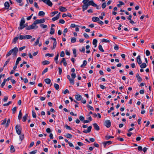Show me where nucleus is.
I'll list each match as a JSON object with an SVG mask.
<instances>
[{
    "label": "nucleus",
    "mask_w": 154,
    "mask_h": 154,
    "mask_svg": "<svg viewBox=\"0 0 154 154\" xmlns=\"http://www.w3.org/2000/svg\"><path fill=\"white\" fill-rule=\"evenodd\" d=\"M10 59H8L5 62V63L4 64V67H5L7 65L8 63L9 62Z\"/></svg>",
    "instance_id": "55"
},
{
    "label": "nucleus",
    "mask_w": 154,
    "mask_h": 154,
    "mask_svg": "<svg viewBox=\"0 0 154 154\" xmlns=\"http://www.w3.org/2000/svg\"><path fill=\"white\" fill-rule=\"evenodd\" d=\"M54 54H50L49 53L45 55L46 56H48L50 57H52L54 56Z\"/></svg>",
    "instance_id": "60"
},
{
    "label": "nucleus",
    "mask_w": 154,
    "mask_h": 154,
    "mask_svg": "<svg viewBox=\"0 0 154 154\" xmlns=\"http://www.w3.org/2000/svg\"><path fill=\"white\" fill-rule=\"evenodd\" d=\"M48 68H45L42 72V75H43L45 73L47 72L48 71Z\"/></svg>",
    "instance_id": "47"
},
{
    "label": "nucleus",
    "mask_w": 154,
    "mask_h": 154,
    "mask_svg": "<svg viewBox=\"0 0 154 154\" xmlns=\"http://www.w3.org/2000/svg\"><path fill=\"white\" fill-rule=\"evenodd\" d=\"M45 82L48 84H50L51 82V80L50 79L47 78L45 79Z\"/></svg>",
    "instance_id": "27"
},
{
    "label": "nucleus",
    "mask_w": 154,
    "mask_h": 154,
    "mask_svg": "<svg viewBox=\"0 0 154 154\" xmlns=\"http://www.w3.org/2000/svg\"><path fill=\"white\" fill-rule=\"evenodd\" d=\"M87 107L89 109H90L91 110H94V108L90 105L88 104L87 105Z\"/></svg>",
    "instance_id": "41"
},
{
    "label": "nucleus",
    "mask_w": 154,
    "mask_h": 154,
    "mask_svg": "<svg viewBox=\"0 0 154 154\" xmlns=\"http://www.w3.org/2000/svg\"><path fill=\"white\" fill-rule=\"evenodd\" d=\"M12 49L10 50L6 54V57H8L12 53Z\"/></svg>",
    "instance_id": "35"
},
{
    "label": "nucleus",
    "mask_w": 154,
    "mask_h": 154,
    "mask_svg": "<svg viewBox=\"0 0 154 154\" xmlns=\"http://www.w3.org/2000/svg\"><path fill=\"white\" fill-rule=\"evenodd\" d=\"M140 66L141 68H144L146 67V65L145 63H143Z\"/></svg>",
    "instance_id": "28"
},
{
    "label": "nucleus",
    "mask_w": 154,
    "mask_h": 154,
    "mask_svg": "<svg viewBox=\"0 0 154 154\" xmlns=\"http://www.w3.org/2000/svg\"><path fill=\"white\" fill-rule=\"evenodd\" d=\"M13 113L14 114L15 112L17 110V107H15L12 109Z\"/></svg>",
    "instance_id": "54"
},
{
    "label": "nucleus",
    "mask_w": 154,
    "mask_h": 154,
    "mask_svg": "<svg viewBox=\"0 0 154 154\" xmlns=\"http://www.w3.org/2000/svg\"><path fill=\"white\" fill-rule=\"evenodd\" d=\"M76 39L75 38H72L71 39V42L72 43H75L76 41Z\"/></svg>",
    "instance_id": "42"
},
{
    "label": "nucleus",
    "mask_w": 154,
    "mask_h": 154,
    "mask_svg": "<svg viewBox=\"0 0 154 154\" xmlns=\"http://www.w3.org/2000/svg\"><path fill=\"white\" fill-rule=\"evenodd\" d=\"M59 10L61 12H65L67 11V9L65 7L62 6L59 7Z\"/></svg>",
    "instance_id": "11"
},
{
    "label": "nucleus",
    "mask_w": 154,
    "mask_h": 154,
    "mask_svg": "<svg viewBox=\"0 0 154 154\" xmlns=\"http://www.w3.org/2000/svg\"><path fill=\"white\" fill-rule=\"evenodd\" d=\"M40 38V37H39L37 38L36 42H35V44H34V45H37L38 44L39 42Z\"/></svg>",
    "instance_id": "31"
},
{
    "label": "nucleus",
    "mask_w": 154,
    "mask_h": 154,
    "mask_svg": "<svg viewBox=\"0 0 154 154\" xmlns=\"http://www.w3.org/2000/svg\"><path fill=\"white\" fill-rule=\"evenodd\" d=\"M37 150H35L31 152H29L30 154H35L37 152Z\"/></svg>",
    "instance_id": "62"
},
{
    "label": "nucleus",
    "mask_w": 154,
    "mask_h": 154,
    "mask_svg": "<svg viewBox=\"0 0 154 154\" xmlns=\"http://www.w3.org/2000/svg\"><path fill=\"white\" fill-rule=\"evenodd\" d=\"M57 42H54L53 44V46L52 48H51V49L53 50L55 48L56 45H57Z\"/></svg>",
    "instance_id": "38"
},
{
    "label": "nucleus",
    "mask_w": 154,
    "mask_h": 154,
    "mask_svg": "<svg viewBox=\"0 0 154 154\" xmlns=\"http://www.w3.org/2000/svg\"><path fill=\"white\" fill-rule=\"evenodd\" d=\"M73 54L74 55V57H76L77 56L76 50L75 49H74L73 50Z\"/></svg>",
    "instance_id": "44"
},
{
    "label": "nucleus",
    "mask_w": 154,
    "mask_h": 154,
    "mask_svg": "<svg viewBox=\"0 0 154 154\" xmlns=\"http://www.w3.org/2000/svg\"><path fill=\"white\" fill-rule=\"evenodd\" d=\"M106 3L105 2L103 3L102 5V8L104 9L106 7Z\"/></svg>",
    "instance_id": "63"
},
{
    "label": "nucleus",
    "mask_w": 154,
    "mask_h": 154,
    "mask_svg": "<svg viewBox=\"0 0 154 154\" xmlns=\"http://www.w3.org/2000/svg\"><path fill=\"white\" fill-rule=\"evenodd\" d=\"M32 36L29 35H20L19 37V39H27L32 38Z\"/></svg>",
    "instance_id": "1"
},
{
    "label": "nucleus",
    "mask_w": 154,
    "mask_h": 154,
    "mask_svg": "<svg viewBox=\"0 0 154 154\" xmlns=\"http://www.w3.org/2000/svg\"><path fill=\"white\" fill-rule=\"evenodd\" d=\"M87 61H86L85 60H84V61L83 62V63L82 65L81 66V68H82V67H85L87 65Z\"/></svg>",
    "instance_id": "26"
},
{
    "label": "nucleus",
    "mask_w": 154,
    "mask_h": 154,
    "mask_svg": "<svg viewBox=\"0 0 154 154\" xmlns=\"http://www.w3.org/2000/svg\"><path fill=\"white\" fill-rule=\"evenodd\" d=\"M28 116V114H26H26L23 117V122H25L26 121V120L27 119V118Z\"/></svg>",
    "instance_id": "21"
},
{
    "label": "nucleus",
    "mask_w": 154,
    "mask_h": 154,
    "mask_svg": "<svg viewBox=\"0 0 154 154\" xmlns=\"http://www.w3.org/2000/svg\"><path fill=\"white\" fill-rule=\"evenodd\" d=\"M112 143V142L110 141H106L102 142V144H111Z\"/></svg>",
    "instance_id": "18"
},
{
    "label": "nucleus",
    "mask_w": 154,
    "mask_h": 154,
    "mask_svg": "<svg viewBox=\"0 0 154 154\" xmlns=\"http://www.w3.org/2000/svg\"><path fill=\"white\" fill-rule=\"evenodd\" d=\"M40 1L43 2L44 3L50 7H52V3L50 0H40Z\"/></svg>",
    "instance_id": "3"
},
{
    "label": "nucleus",
    "mask_w": 154,
    "mask_h": 154,
    "mask_svg": "<svg viewBox=\"0 0 154 154\" xmlns=\"http://www.w3.org/2000/svg\"><path fill=\"white\" fill-rule=\"evenodd\" d=\"M66 137L68 138H71L72 137V136L69 134H67L66 135Z\"/></svg>",
    "instance_id": "45"
},
{
    "label": "nucleus",
    "mask_w": 154,
    "mask_h": 154,
    "mask_svg": "<svg viewBox=\"0 0 154 154\" xmlns=\"http://www.w3.org/2000/svg\"><path fill=\"white\" fill-rule=\"evenodd\" d=\"M88 3H89V5H90L94 7L96 4L93 1V0H91L89 1Z\"/></svg>",
    "instance_id": "23"
},
{
    "label": "nucleus",
    "mask_w": 154,
    "mask_h": 154,
    "mask_svg": "<svg viewBox=\"0 0 154 154\" xmlns=\"http://www.w3.org/2000/svg\"><path fill=\"white\" fill-rule=\"evenodd\" d=\"M101 42H109V41L108 40L105 39H103L102 40Z\"/></svg>",
    "instance_id": "51"
},
{
    "label": "nucleus",
    "mask_w": 154,
    "mask_h": 154,
    "mask_svg": "<svg viewBox=\"0 0 154 154\" xmlns=\"http://www.w3.org/2000/svg\"><path fill=\"white\" fill-rule=\"evenodd\" d=\"M7 121V119L6 118H5L3 121L1 123V125H4L5 123H6Z\"/></svg>",
    "instance_id": "50"
},
{
    "label": "nucleus",
    "mask_w": 154,
    "mask_h": 154,
    "mask_svg": "<svg viewBox=\"0 0 154 154\" xmlns=\"http://www.w3.org/2000/svg\"><path fill=\"white\" fill-rule=\"evenodd\" d=\"M32 117L34 118H35L36 117V115L35 112L34 110H32Z\"/></svg>",
    "instance_id": "37"
},
{
    "label": "nucleus",
    "mask_w": 154,
    "mask_h": 154,
    "mask_svg": "<svg viewBox=\"0 0 154 154\" xmlns=\"http://www.w3.org/2000/svg\"><path fill=\"white\" fill-rule=\"evenodd\" d=\"M62 63H63L64 66H66L67 63H66V61L65 60V58H63L62 59V60L60 62V65H62Z\"/></svg>",
    "instance_id": "7"
},
{
    "label": "nucleus",
    "mask_w": 154,
    "mask_h": 154,
    "mask_svg": "<svg viewBox=\"0 0 154 154\" xmlns=\"http://www.w3.org/2000/svg\"><path fill=\"white\" fill-rule=\"evenodd\" d=\"M91 128L92 126H89L88 127L87 130H84L83 131V132L85 133H89L91 131Z\"/></svg>",
    "instance_id": "8"
},
{
    "label": "nucleus",
    "mask_w": 154,
    "mask_h": 154,
    "mask_svg": "<svg viewBox=\"0 0 154 154\" xmlns=\"http://www.w3.org/2000/svg\"><path fill=\"white\" fill-rule=\"evenodd\" d=\"M11 103L12 102L11 101H9L7 103L4 104L3 105L4 106H8L10 104H11Z\"/></svg>",
    "instance_id": "48"
},
{
    "label": "nucleus",
    "mask_w": 154,
    "mask_h": 154,
    "mask_svg": "<svg viewBox=\"0 0 154 154\" xmlns=\"http://www.w3.org/2000/svg\"><path fill=\"white\" fill-rule=\"evenodd\" d=\"M71 84L72 85L74 84V80L73 79H71L70 80H69Z\"/></svg>",
    "instance_id": "49"
},
{
    "label": "nucleus",
    "mask_w": 154,
    "mask_h": 154,
    "mask_svg": "<svg viewBox=\"0 0 154 154\" xmlns=\"http://www.w3.org/2000/svg\"><path fill=\"white\" fill-rule=\"evenodd\" d=\"M97 41L96 39H93V44L94 45V47H96L97 46Z\"/></svg>",
    "instance_id": "20"
},
{
    "label": "nucleus",
    "mask_w": 154,
    "mask_h": 154,
    "mask_svg": "<svg viewBox=\"0 0 154 154\" xmlns=\"http://www.w3.org/2000/svg\"><path fill=\"white\" fill-rule=\"evenodd\" d=\"M60 12L57 15L56 17L52 18V20L53 21H55L56 20H58L60 17Z\"/></svg>",
    "instance_id": "9"
},
{
    "label": "nucleus",
    "mask_w": 154,
    "mask_h": 154,
    "mask_svg": "<svg viewBox=\"0 0 154 154\" xmlns=\"http://www.w3.org/2000/svg\"><path fill=\"white\" fill-rule=\"evenodd\" d=\"M98 48L99 50L102 52H104V50L103 49L102 46L99 45L98 46Z\"/></svg>",
    "instance_id": "36"
},
{
    "label": "nucleus",
    "mask_w": 154,
    "mask_h": 154,
    "mask_svg": "<svg viewBox=\"0 0 154 154\" xmlns=\"http://www.w3.org/2000/svg\"><path fill=\"white\" fill-rule=\"evenodd\" d=\"M26 27V25H24V24L22 25V26H20V27H19L18 28V29L19 30H22L24 28H25Z\"/></svg>",
    "instance_id": "29"
},
{
    "label": "nucleus",
    "mask_w": 154,
    "mask_h": 154,
    "mask_svg": "<svg viewBox=\"0 0 154 154\" xmlns=\"http://www.w3.org/2000/svg\"><path fill=\"white\" fill-rule=\"evenodd\" d=\"M93 125L95 130L97 131H99L100 130V128L97 123H94Z\"/></svg>",
    "instance_id": "10"
},
{
    "label": "nucleus",
    "mask_w": 154,
    "mask_h": 154,
    "mask_svg": "<svg viewBox=\"0 0 154 154\" xmlns=\"http://www.w3.org/2000/svg\"><path fill=\"white\" fill-rule=\"evenodd\" d=\"M40 26L43 29H45L47 27V25H44L43 24H41L40 25Z\"/></svg>",
    "instance_id": "43"
},
{
    "label": "nucleus",
    "mask_w": 154,
    "mask_h": 154,
    "mask_svg": "<svg viewBox=\"0 0 154 154\" xmlns=\"http://www.w3.org/2000/svg\"><path fill=\"white\" fill-rule=\"evenodd\" d=\"M104 125L107 128H109L111 125L110 121L109 120L106 121L104 122Z\"/></svg>",
    "instance_id": "5"
},
{
    "label": "nucleus",
    "mask_w": 154,
    "mask_h": 154,
    "mask_svg": "<svg viewBox=\"0 0 154 154\" xmlns=\"http://www.w3.org/2000/svg\"><path fill=\"white\" fill-rule=\"evenodd\" d=\"M55 30L54 28L51 27V31L50 32V34L51 35H53L54 33Z\"/></svg>",
    "instance_id": "32"
},
{
    "label": "nucleus",
    "mask_w": 154,
    "mask_h": 154,
    "mask_svg": "<svg viewBox=\"0 0 154 154\" xmlns=\"http://www.w3.org/2000/svg\"><path fill=\"white\" fill-rule=\"evenodd\" d=\"M18 37H16L14 38L13 40V42L15 43L16 42L17 40H18Z\"/></svg>",
    "instance_id": "57"
},
{
    "label": "nucleus",
    "mask_w": 154,
    "mask_h": 154,
    "mask_svg": "<svg viewBox=\"0 0 154 154\" xmlns=\"http://www.w3.org/2000/svg\"><path fill=\"white\" fill-rule=\"evenodd\" d=\"M12 54L14 56H16L18 51V49L17 47H16L12 49Z\"/></svg>",
    "instance_id": "4"
},
{
    "label": "nucleus",
    "mask_w": 154,
    "mask_h": 154,
    "mask_svg": "<svg viewBox=\"0 0 154 154\" xmlns=\"http://www.w3.org/2000/svg\"><path fill=\"white\" fill-rule=\"evenodd\" d=\"M65 54L63 51H62L60 54V56L61 57H63L64 56Z\"/></svg>",
    "instance_id": "59"
},
{
    "label": "nucleus",
    "mask_w": 154,
    "mask_h": 154,
    "mask_svg": "<svg viewBox=\"0 0 154 154\" xmlns=\"http://www.w3.org/2000/svg\"><path fill=\"white\" fill-rule=\"evenodd\" d=\"M45 13L43 11H40L39 12L38 15L40 16H43L45 15Z\"/></svg>",
    "instance_id": "25"
},
{
    "label": "nucleus",
    "mask_w": 154,
    "mask_h": 154,
    "mask_svg": "<svg viewBox=\"0 0 154 154\" xmlns=\"http://www.w3.org/2000/svg\"><path fill=\"white\" fill-rule=\"evenodd\" d=\"M54 87L56 90H58L59 88V85L57 84H54Z\"/></svg>",
    "instance_id": "34"
},
{
    "label": "nucleus",
    "mask_w": 154,
    "mask_h": 154,
    "mask_svg": "<svg viewBox=\"0 0 154 154\" xmlns=\"http://www.w3.org/2000/svg\"><path fill=\"white\" fill-rule=\"evenodd\" d=\"M82 11H84L85 10H86L88 8L84 4L82 5Z\"/></svg>",
    "instance_id": "40"
},
{
    "label": "nucleus",
    "mask_w": 154,
    "mask_h": 154,
    "mask_svg": "<svg viewBox=\"0 0 154 154\" xmlns=\"http://www.w3.org/2000/svg\"><path fill=\"white\" fill-rule=\"evenodd\" d=\"M25 29L26 30H29L32 29V28L31 27V25L27 26V27L25 28Z\"/></svg>",
    "instance_id": "46"
},
{
    "label": "nucleus",
    "mask_w": 154,
    "mask_h": 154,
    "mask_svg": "<svg viewBox=\"0 0 154 154\" xmlns=\"http://www.w3.org/2000/svg\"><path fill=\"white\" fill-rule=\"evenodd\" d=\"M75 98L77 100L79 101L81 100L82 97L79 94H77L75 96Z\"/></svg>",
    "instance_id": "16"
},
{
    "label": "nucleus",
    "mask_w": 154,
    "mask_h": 154,
    "mask_svg": "<svg viewBox=\"0 0 154 154\" xmlns=\"http://www.w3.org/2000/svg\"><path fill=\"white\" fill-rule=\"evenodd\" d=\"M50 63V62L48 60H45L42 62V64L44 65L48 64Z\"/></svg>",
    "instance_id": "24"
},
{
    "label": "nucleus",
    "mask_w": 154,
    "mask_h": 154,
    "mask_svg": "<svg viewBox=\"0 0 154 154\" xmlns=\"http://www.w3.org/2000/svg\"><path fill=\"white\" fill-rule=\"evenodd\" d=\"M92 20L94 22H98L99 20V18L96 17H94L92 18Z\"/></svg>",
    "instance_id": "15"
},
{
    "label": "nucleus",
    "mask_w": 154,
    "mask_h": 154,
    "mask_svg": "<svg viewBox=\"0 0 154 154\" xmlns=\"http://www.w3.org/2000/svg\"><path fill=\"white\" fill-rule=\"evenodd\" d=\"M25 20L23 17L20 20V25L21 26L22 25H23L24 24V23H25Z\"/></svg>",
    "instance_id": "17"
},
{
    "label": "nucleus",
    "mask_w": 154,
    "mask_h": 154,
    "mask_svg": "<svg viewBox=\"0 0 154 154\" xmlns=\"http://www.w3.org/2000/svg\"><path fill=\"white\" fill-rule=\"evenodd\" d=\"M8 99V97L7 96H5L4 97V99H3V101L4 102H6L7 101V100Z\"/></svg>",
    "instance_id": "56"
},
{
    "label": "nucleus",
    "mask_w": 154,
    "mask_h": 154,
    "mask_svg": "<svg viewBox=\"0 0 154 154\" xmlns=\"http://www.w3.org/2000/svg\"><path fill=\"white\" fill-rule=\"evenodd\" d=\"M71 76L72 77L73 79H74L76 77V74L75 73H72L71 74Z\"/></svg>",
    "instance_id": "64"
},
{
    "label": "nucleus",
    "mask_w": 154,
    "mask_h": 154,
    "mask_svg": "<svg viewBox=\"0 0 154 154\" xmlns=\"http://www.w3.org/2000/svg\"><path fill=\"white\" fill-rule=\"evenodd\" d=\"M22 116V114L21 112V110H20L19 112V115L18 117V118L19 120H20L21 119Z\"/></svg>",
    "instance_id": "22"
},
{
    "label": "nucleus",
    "mask_w": 154,
    "mask_h": 154,
    "mask_svg": "<svg viewBox=\"0 0 154 154\" xmlns=\"http://www.w3.org/2000/svg\"><path fill=\"white\" fill-rule=\"evenodd\" d=\"M114 138V137L113 136H110L109 135H106L105 137V139L107 140H109L111 138Z\"/></svg>",
    "instance_id": "30"
},
{
    "label": "nucleus",
    "mask_w": 154,
    "mask_h": 154,
    "mask_svg": "<svg viewBox=\"0 0 154 154\" xmlns=\"http://www.w3.org/2000/svg\"><path fill=\"white\" fill-rule=\"evenodd\" d=\"M21 60V58L20 57H18L16 61V64L17 65L19 61Z\"/></svg>",
    "instance_id": "33"
},
{
    "label": "nucleus",
    "mask_w": 154,
    "mask_h": 154,
    "mask_svg": "<svg viewBox=\"0 0 154 154\" xmlns=\"http://www.w3.org/2000/svg\"><path fill=\"white\" fill-rule=\"evenodd\" d=\"M79 119L81 121H82L84 120V117L82 116H80L79 117Z\"/></svg>",
    "instance_id": "53"
},
{
    "label": "nucleus",
    "mask_w": 154,
    "mask_h": 154,
    "mask_svg": "<svg viewBox=\"0 0 154 154\" xmlns=\"http://www.w3.org/2000/svg\"><path fill=\"white\" fill-rule=\"evenodd\" d=\"M10 151L11 152H15V149L13 145H11L10 147Z\"/></svg>",
    "instance_id": "19"
},
{
    "label": "nucleus",
    "mask_w": 154,
    "mask_h": 154,
    "mask_svg": "<svg viewBox=\"0 0 154 154\" xmlns=\"http://www.w3.org/2000/svg\"><path fill=\"white\" fill-rule=\"evenodd\" d=\"M137 62L139 64H140L142 63V61L140 59V55H138L137 58Z\"/></svg>",
    "instance_id": "12"
},
{
    "label": "nucleus",
    "mask_w": 154,
    "mask_h": 154,
    "mask_svg": "<svg viewBox=\"0 0 154 154\" xmlns=\"http://www.w3.org/2000/svg\"><path fill=\"white\" fill-rule=\"evenodd\" d=\"M146 56H149L150 55V52L148 50H147L146 51Z\"/></svg>",
    "instance_id": "61"
},
{
    "label": "nucleus",
    "mask_w": 154,
    "mask_h": 154,
    "mask_svg": "<svg viewBox=\"0 0 154 154\" xmlns=\"http://www.w3.org/2000/svg\"><path fill=\"white\" fill-rule=\"evenodd\" d=\"M37 23H36L35 21H34V22L32 23V25H31V27L32 28V29H36L38 28V26H36L35 25Z\"/></svg>",
    "instance_id": "13"
},
{
    "label": "nucleus",
    "mask_w": 154,
    "mask_h": 154,
    "mask_svg": "<svg viewBox=\"0 0 154 154\" xmlns=\"http://www.w3.org/2000/svg\"><path fill=\"white\" fill-rule=\"evenodd\" d=\"M16 131L17 133L18 134H20L21 133V126L19 125H17L15 127Z\"/></svg>",
    "instance_id": "2"
},
{
    "label": "nucleus",
    "mask_w": 154,
    "mask_h": 154,
    "mask_svg": "<svg viewBox=\"0 0 154 154\" xmlns=\"http://www.w3.org/2000/svg\"><path fill=\"white\" fill-rule=\"evenodd\" d=\"M83 35L86 38L88 39L89 38V35L86 33H84L83 34Z\"/></svg>",
    "instance_id": "52"
},
{
    "label": "nucleus",
    "mask_w": 154,
    "mask_h": 154,
    "mask_svg": "<svg viewBox=\"0 0 154 154\" xmlns=\"http://www.w3.org/2000/svg\"><path fill=\"white\" fill-rule=\"evenodd\" d=\"M45 19H42L40 20H35L37 24L38 23H42L45 22Z\"/></svg>",
    "instance_id": "6"
},
{
    "label": "nucleus",
    "mask_w": 154,
    "mask_h": 154,
    "mask_svg": "<svg viewBox=\"0 0 154 154\" xmlns=\"http://www.w3.org/2000/svg\"><path fill=\"white\" fill-rule=\"evenodd\" d=\"M58 13V11H54L51 13V16L53 17L54 16L55 14H57Z\"/></svg>",
    "instance_id": "39"
},
{
    "label": "nucleus",
    "mask_w": 154,
    "mask_h": 154,
    "mask_svg": "<svg viewBox=\"0 0 154 154\" xmlns=\"http://www.w3.org/2000/svg\"><path fill=\"white\" fill-rule=\"evenodd\" d=\"M65 127L67 129H68V130H71L72 129V128H71L70 126H68L67 125H66L65 126Z\"/></svg>",
    "instance_id": "58"
},
{
    "label": "nucleus",
    "mask_w": 154,
    "mask_h": 154,
    "mask_svg": "<svg viewBox=\"0 0 154 154\" xmlns=\"http://www.w3.org/2000/svg\"><path fill=\"white\" fill-rule=\"evenodd\" d=\"M4 6L6 9H8L10 6L8 2H6L4 4Z\"/></svg>",
    "instance_id": "14"
}]
</instances>
